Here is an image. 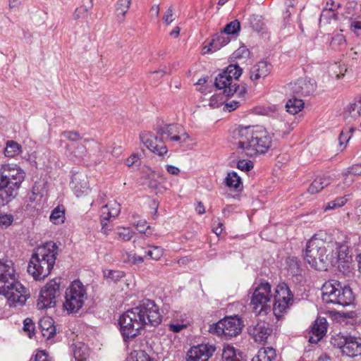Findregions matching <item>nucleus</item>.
I'll return each mask as SVG.
<instances>
[{
	"instance_id": "nucleus-1",
	"label": "nucleus",
	"mask_w": 361,
	"mask_h": 361,
	"mask_svg": "<svg viewBox=\"0 0 361 361\" xmlns=\"http://www.w3.org/2000/svg\"><path fill=\"white\" fill-rule=\"evenodd\" d=\"M232 135L238 149L247 157L265 154L271 146V137L260 126H239Z\"/></svg>"
},
{
	"instance_id": "nucleus-2",
	"label": "nucleus",
	"mask_w": 361,
	"mask_h": 361,
	"mask_svg": "<svg viewBox=\"0 0 361 361\" xmlns=\"http://www.w3.org/2000/svg\"><path fill=\"white\" fill-rule=\"evenodd\" d=\"M0 294L13 306L23 305L30 296L28 290L16 279L14 264L11 259H0Z\"/></svg>"
},
{
	"instance_id": "nucleus-3",
	"label": "nucleus",
	"mask_w": 361,
	"mask_h": 361,
	"mask_svg": "<svg viewBox=\"0 0 361 361\" xmlns=\"http://www.w3.org/2000/svg\"><path fill=\"white\" fill-rule=\"evenodd\" d=\"M58 255V246L54 242L46 243L37 247L32 255L27 272L35 280L41 281L49 275Z\"/></svg>"
},
{
	"instance_id": "nucleus-4",
	"label": "nucleus",
	"mask_w": 361,
	"mask_h": 361,
	"mask_svg": "<svg viewBox=\"0 0 361 361\" xmlns=\"http://www.w3.org/2000/svg\"><path fill=\"white\" fill-rule=\"evenodd\" d=\"M319 236L324 237V243L317 262H312V268L318 271H326L330 266H336L340 261L345 260L348 255V246L336 242L332 235L323 231Z\"/></svg>"
},
{
	"instance_id": "nucleus-5",
	"label": "nucleus",
	"mask_w": 361,
	"mask_h": 361,
	"mask_svg": "<svg viewBox=\"0 0 361 361\" xmlns=\"http://www.w3.org/2000/svg\"><path fill=\"white\" fill-rule=\"evenodd\" d=\"M121 317L141 329L146 326H157L162 320L158 305L149 299L143 300L139 305L125 312Z\"/></svg>"
},
{
	"instance_id": "nucleus-6",
	"label": "nucleus",
	"mask_w": 361,
	"mask_h": 361,
	"mask_svg": "<svg viewBox=\"0 0 361 361\" xmlns=\"http://www.w3.org/2000/svg\"><path fill=\"white\" fill-rule=\"evenodd\" d=\"M243 70L238 64H230L215 78L214 85L219 90H224V94L228 97L235 94L239 98H244L247 93L246 85L237 84Z\"/></svg>"
},
{
	"instance_id": "nucleus-7",
	"label": "nucleus",
	"mask_w": 361,
	"mask_h": 361,
	"mask_svg": "<svg viewBox=\"0 0 361 361\" xmlns=\"http://www.w3.org/2000/svg\"><path fill=\"white\" fill-rule=\"evenodd\" d=\"M322 300L326 304L347 307L352 305L355 300L351 288L348 285H343L337 280L326 281L322 286Z\"/></svg>"
},
{
	"instance_id": "nucleus-8",
	"label": "nucleus",
	"mask_w": 361,
	"mask_h": 361,
	"mask_svg": "<svg viewBox=\"0 0 361 361\" xmlns=\"http://www.w3.org/2000/svg\"><path fill=\"white\" fill-rule=\"evenodd\" d=\"M87 298L86 289L79 280L73 281L65 293L63 307L69 313H76Z\"/></svg>"
},
{
	"instance_id": "nucleus-9",
	"label": "nucleus",
	"mask_w": 361,
	"mask_h": 361,
	"mask_svg": "<svg viewBox=\"0 0 361 361\" xmlns=\"http://www.w3.org/2000/svg\"><path fill=\"white\" fill-rule=\"evenodd\" d=\"M242 329V321L237 316L226 317L210 326L209 331L217 336L224 335L226 338L238 336Z\"/></svg>"
},
{
	"instance_id": "nucleus-10",
	"label": "nucleus",
	"mask_w": 361,
	"mask_h": 361,
	"mask_svg": "<svg viewBox=\"0 0 361 361\" xmlns=\"http://www.w3.org/2000/svg\"><path fill=\"white\" fill-rule=\"evenodd\" d=\"M61 278L53 279L41 289L37 304L38 309L43 310L55 306L56 298L61 295Z\"/></svg>"
},
{
	"instance_id": "nucleus-11",
	"label": "nucleus",
	"mask_w": 361,
	"mask_h": 361,
	"mask_svg": "<svg viewBox=\"0 0 361 361\" xmlns=\"http://www.w3.org/2000/svg\"><path fill=\"white\" fill-rule=\"evenodd\" d=\"M271 286L267 282L261 283L255 290L251 303L256 314L267 313L271 307Z\"/></svg>"
},
{
	"instance_id": "nucleus-12",
	"label": "nucleus",
	"mask_w": 361,
	"mask_h": 361,
	"mask_svg": "<svg viewBox=\"0 0 361 361\" xmlns=\"http://www.w3.org/2000/svg\"><path fill=\"white\" fill-rule=\"evenodd\" d=\"M293 294L288 285L283 282L280 283L276 288L273 312L274 315L279 318L292 305Z\"/></svg>"
},
{
	"instance_id": "nucleus-13",
	"label": "nucleus",
	"mask_w": 361,
	"mask_h": 361,
	"mask_svg": "<svg viewBox=\"0 0 361 361\" xmlns=\"http://www.w3.org/2000/svg\"><path fill=\"white\" fill-rule=\"evenodd\" d=\"M0 180H4L19 188L25 179V172L17 165L5 164L1 167Z\"/></svg>"
},
{
	"instance_id": "nucleus-14",
	"label": "nucleus",
	"mask_w": 361,
	"mask_h": 361,
	"mask_svg": "<svg viewBox=\"0 0 361 361\" xmlns=\"http://www.w3.org/2000/svg\"><path fill=\"white\" fill-rule=\"evenodd\" d=\"M140 138L144 145L153 153L160 157L167 153L168 149L162 137L152 135L149 132H143L140 133Z\"/></svg>"
},
{
	"instance_id": "nucleus-15",
	"label": "nucleus",
	"mask_w": 361,
	"mask_h": 361,
	"mask_svg": "<svg viewBox=\"0 0 361 361\" xmlns=\"http://www.w3.org/2000/svg\"><path fill=\"white\" fill-rule=\"evenodd\" d=\"M292 93L298 97H307L312 95L316 90V82L308 78H299L289 85Z\"/></svg>"
},
{
	"instance_id": "nucleus-16",
	"label": "nucleus",
	"mask_w": 361,
	"mask_h": 361,
	"mask_svg": "<svg viewBox=\"0 0 361 361\" xmlns=\"http://www.w3.org/2000/svg\"><path fill=\"white\" fill-rule=\"evenodd\" d=\"M324 243V237H319V233L314 235L307 243L305 259L312 267V262H317L321 253L320 250Z\"/></svg>"
},
{
	"instance_id": "nucleus-17",
	"label": "nucleus",
	"mask_w": 361,
	"mask_h": 361,
	"mask_svg": "<svg viewBox=\"0 0 361 361\" xmlns=\"http://www.w3.org/2000/svg\"><path fill=\"white\" fill-rule=\"evenodd\" d=\"M215 350V345L209 343L193 346L187 353V361H208Z\"/></svg>"
},
{
	"instance_id": "nucleus-18",
	"label": "nucleus",
	"mask_w": 361,
	"mask_h": 361,
	"mask_svg": "<svg viewBox=\"0 0 361 361\" xmlns=\"http://www.w3.org/2000/svg\"><path fill=\"white\" fill-rule=\"evenodd\" d=\"M338 348L346 355L354 357L361 355V338L347 336L342 337V341L338 343Z\"/></svg>"
},
{
	"instance_id": "nucleus-19",
	"label": "nucleus",
	"mask_w": 361,
	"mask_h": 361,
	"mask_svg": "<svg viewBox=\"0 0 361 361\" xmlns=\"http://www.w3.org/2000/svg\"><path fill=\"white\" fill-rule=\"evenodd\" d=\"M70 185L77 197L87 195L90 190L88 177L82 172L73 173Z\"/></svg>"
},
{
	"instance_id": "nucleus-20",
	"label": "nucleus",
	"mask_w": 361,
	"mask_h": 361,
	"mask_svg": "<svg viewBox=\"0 0 361 361\" xmlns=\"http://www.w3.org/2000/svg\"><path fill=\"white\" fill-rule=\"evenodd\" d=\"M328 327V323L324 317L317 318L311 326L310 333L312 336H310L309 341L311 343H316L320 341L326 334Z\"/></svg>"
},
{
	"instance_id": "nucleus-21",
	"label": "nucleus",
	"mask_w": 361,
	"mask_h": 361,
	"mask_svg": "<svg viewBox=\"0 0 361 361\" xmlns=\"http://www.w3.org/2000/svg\"><path fill=\"white\" fill-rule=\"evenodd\" d=\"M85 142L72 143L66 145L65 147V153L67 157L73 161H80L87 155V150Z\"/></svg>"
},
{
	"instance_id": "nucleus-22",
	"label": "nucleus",
	"mask_w": 361,
	"mask_h": 361,
	"mask_svg": "<svg viewBox=\"0 0 361 361\" xmlns=\"http://www.w3.org/2000/svg\"><path fill=\"white\" fill-rule=\"evenodd\" d=\"M118 324L120 326V332L125 343H128L130 339L140 334L141 329L138 328L136 325L130 324L121 316L118 319Z\"/></svg>"
},
{
	"instance_id": "nucleus-23",
	"label": "nucleus",
	"mask_w": 361,
	"mask_h": 361,
	"mask_svg": "<svg viewBox=\"0 0 361 361\" xmlns=\"http://www.w3.org/2000/svg\"><path fill=\"white\" fill-rule=\"evenodd\" d=\"M19 188L8 183L7 181L0 180V206H4L12 201L18 194Z\"/></svg>"
},
{
	"instance_id": "nucleus-24",
	"label": "nucleus",
	"mask_w": 361,
	"mask_h": 361,
	"mask_svg": "<svg viewBox=\"0 0 361 361\" xmlns=\"http://www.w3.org/2000/svg\"><path fill=\"white\" fill-rule=\"evenodd\" d=\"M265 322L258 323L252 329H250V334L257 342H265L268 336L272 333V329Z\"/></svg>"
},
{
	"instance_id": "nucleus-25",
	"label": "nucleus",
	"mask_w": 361,
	"mask_h": 361,
	"mask_svg": "<svg viewBox=\"0 0 361 361\" xmlns=\"http://www.w3.org/2000/svg\"><path fill=\"white\" fill-rule=\"evenodd\" d=\"M271 65L265 61H260L250 70V79L252 81L265 78L271 71Z\"/></svg>"
},
{
	"instance_id": "nucleus-26",
	"label": "nucleus",
	"mask_w": 361,
	"mask_h": 361,
	"mask_svg": "<svg viewBox=\"0 0 361 361\" xmlns=\"http://www.w3.org/2000/svg\"><path fill=\"white\" fill-rule=\"evenodd\" d=\"M39 327L44 338L49 340L54 337L56 328L54 322L51 317H44L39 321Z\"/></svg>"
},
{
	"instance_id": "nucleus-27",
	"label": "nucleus",
	"mask_w": 361,
	"mask_h": 361,
	"mask_svg": "<svg viewBox=\"0 0 361 361\" xmlns=\"http://www.w3.org/2000/svg\"><path fill=\"white\" fill-rule=\"evenodd\" d=\"M222 361H247L245 355L240 350L230 345L224 347Z\"/></svg>"
},
{
	"instance_id": "nucleus-28",
	"label": "nucleus",
	"mask_w": 361,
	"mask_h": 361,
	"mask_svg": "<svg viewBox=\"0 0 361 361\" xmlns=\"http://www.w3.org/2000/svg\"><path fill=\"white\" fill-rule=\"evenodd\" d=\"M344 117L357 119L361 116V96L357 97L344 109Z\"/></svg>"
},
{
	"instance_id": "nucleus-29",
	"label": "nucleus",
	"mask_w": 361,
	"mask_h": 361,
	"mask_svg": "<svg viewBox=\"0 0 361 361\" xmlns=\"http://www.w3.org/2000/svg\"><path fill=\"white\" fill-rule=\"evenodd\" d=\"M121 212V205L116 202H111L102 207L101 217L104 219H113Z\"/></svg>"
},
{
	"instance_id": "nucleus-30",
	"label": "nucleus",
	"mask_w": 361,
	"mask_h": 361,
	"mask_svg": "<svg viewBox=\"0 0 361 361\" xmlns=\"http://www.w3.org/2000/svg\"><path fill=\"white\" fill-rule=\"evenodd\" d=\"M230 42L228 37H225L221 35H216L209 43L208 46L203 48V53L207 54L209 52H214L220 49L222 47L226 45Z\"/></svg>"
},
{
	"instance_id": "nucleus-31",
	"label": "nucleus",
	"mask_w": 361,
	"mask_h": 361,
	"mask_svg": "<svg viewBox=\"0 0 361 361\" xmlns=\"http://www.w3.org/2000/svg\"><path fill=\"white\" fill-rule=\"evenodd\" d=\"M73 356L75 361H88L90 349L83 343H78L74 345Z\"/></svg>"
},
{
	"instance_id": "nucleus-32",
	"label": "nucleus",
	"mask_w": 361,
	"mask_h": 361,
	"mask_svg": "<svg viewBox=\"0 0 361 361\" xmlns=\"http://www.w3.org/2000/svg\"><path fill=\"white\" fill-rule=\"evenodd\" d=\"M331 183L329 177H319L316 178L309 186L307 192L312 195L316 194L325 187L328 186Z\"/></svg>"
},
{
	"instance_id": "nucleus-33",
	"label": "nucleus",
	"mask_w": 361,
	"mask_h": 361,
	"mask_svg": "<svg viewBox=\"0 0 361 361\" xmlns=\"http://www.w3.org/2000/svg\"><path fill=\"white\" fill-rule=\"evenodd\" d=\"M276 351L273 348H262L251 361H272L276 357Z\"/></svg>"
},
{
	"instance_id": "nucleus-34",
	"label": "nucleus",
	"mask_w": 361,
	"mask_h": 361,
	"mask_svg": "<svg viewBox=\"0 0 361 361\" xmlns=\"http://www.w3.org/2000/svg\"><path fill=\"white\" fill-rule=\"evenodd\" d=\"M294 97L288 100L286 104V111L290 114H296L304 108V102L301 99Z\"/></svg>"
},
{
	"instance_id": "nucleus-35",
	"label": "nucleus",
	"mask_w": 361,
	"mask_h": 361,
	"mask_svg": "<svg viewBox=\"0 0 361 361\" xmlns=\"http://www.w3.org/2000/svg\"><path fill=\"white\" fill-rule=\"evenodd\" d=\"M225 184L235 190H240L242 188V181L240 176L235 171L228 173L225 178Z\"/></svg>"
},
{
	"instance_id": "nucleus-36",
	"label": "nucleus",
	"mask_w": 361,
	"mask_h": 361,
	"mask_svg": "<svg viewBox=\"0 0 361 361\" xmlns=\"http://www.w3.org/2000/svg\"><path fill=\"white\" fill-rule=\"evenodd\" d=\"M49 220L56 225L63 224L65 221L64 207L63 205H59L55 207L51 213Z\"/></svg>"
},
{
	"instance_id": "nucleus-37",
	"label": "nucleus",
	"mask_w": 361,
	"mask_h": 361,
	"mask_svg": "<svg viewBox=\"0 0 361 361\" xmlns=\"http://www.w3.org/2000/svg\"><path fill=\"white\" fill-rule=\"evenodd\" d=\"M132 0H118L116 5V11L118 20L121 22L123 20L128 12Z\"/></svg>"
},
{
	"instance_id": "nucleus-38",
	"label": "nucleus",
	"mask_w": 361,
	"mask_h": 361,
	"mask_svg": "<svg viewBox=\"0 0 361 361\" xmlns=\"http://www.w3.org/2000/svg\"><path fill=\"white\" fill-rule=\"evenodd\" d=\"M180 126L177 124H169L157 128V133L161 137L166 135L169 138L175 133H180Z\"/></svg>"
},
{
	"instance_id": "nucleus-39",
	"label": "nucleus",
	"mask_w": 361,
	"mask_h": 361,
	"mask_svg": "<svg viewBox=\"0 0 361 361\" xmlns=\"http://www.w3.org/2000/svg\"><path fill=\"white\" fill-rule=\"evenodd\" d=\"M21 146L13 140H8L4 149V154L8 157H14L21 152Z\"/></svg>"
},
{
	"instance_id": "nucleus-40",
	"label": "nucleus",
	"mask_w": 361,
	"mask_h": 361,
	"mask_svg": "<svg viewBox=\"0 0 361 361\" xmlns=\"http://www.w3.org/2000/svg\"><path fill=\"white\" fill-rule=\"evenodd\" d=\"M330 46L335 51H340L346 46V39L343 34L334 35L330 42Z\"/></svg>"
},
{
	"instance_id": "nucleus-41",
	"label": "nucleus",
	"mask_w": 361,
	"mask_h": 361,
	"mask_svg": "<svg viewBox=\"0 0 361 361\" xmlns=\"http://www.w3.org/2000/svg\"><path fill=\"white\" fill-rule=\"evenodd\" d=\"M288 271L292 276H298L300 274V263L297 257H288L286 259Z\"/></svg>"
},
{
	"instance_id": "nucleus-42",
	"label": "nucleus",
	"mask_w": 361,
	"mask_h": 361,
	"mask_svg": "<svg viewBox=\"0 0 361 361\" xmlns=\"http://www.w3.org/2000/svg\"><path fill=\"white\" fill-rule=\"evenodd\" d=\"M103 274L108 282L116 283L124 276V273L119 270L106 269L104 270Z\"/></svg>"
},
{
	"instance_id": "nucleus-43",
	"label": "nucleus",
	"mask_w": 361,
	"mask_h": 361,
	"mask_svg": "<svg viewBox=\"0 0 361 361\" xmlns=\"http://www.w3.org/2000/svg\"><path fill=\"white\" fill-rule=\"evenodd\" d=\"M249 22L252 28L255 31L260 32L264 29V23L262 16L252 15L249 18Z\"/></svg>"
},
{
	"instance_id": "nucleus-44",
	"label": "nucleus",
	"mask_w": 361,
	"mask_h": 361,
	"mask_svg": "<svg viewBox=\"0 0 361 361\" xmlns=\"http://www.w3.org/2000/svg\"><path fill=\"white\" fill-rule=\"evenodd\" d=\"M350 195H345L344 197H339L329 202L324 208V211H327L329 209H334L336 208H339L343 207L348 201V197Z\"/></svg>"
},
{
	"instance_id": "nucleus-45",
	"label": "nucleus",
	"mask_w": 361,
	"mask_h": 361,
	"mask_svg": "<svg viewBox=\"0 0 361 361\" xmlns=\"http://www.w3.org/2000/svg\"><path fill=\"white\" fill-rule=\"evenodd\" d=\"M61 135L73 143H79V141L83 142V140L85 139L82 138L79 132L76 130H65L61 133Z\"/></svg>"
},
{
	"instance_id": "nucleus-46",
	"label": "nucleus",
	"mask_w": 361,
	"mask_h": 361,
	"mask_svg": "<svg viewBox=\"0 0 361 361\" xmlns=\"http://www.w3.org/2000/svg\"><path fill=\"white\" fill-rule=\"evenodd\" d=\"M240 30V23L238 20H234L229 23H228L224 29L223 32L227 35H234L238 33Z\"/></svg>"
},
{
	"instance_id": "nucleus-47",
	"label": "nucleus",
	"mask_w": 361,
	"mask_h": 361,
	"mask_svg": "<svg viewBox=\"0 0 361 361\" xmlns=\"http://www.w3.org/2000/svg\"><path fill=\"white\" fill-rule=\"evenodd\" d=\"M150 250L146 252L147 256L154 260H159L163 255L164 250L159 246H149Z\"/></svg>"
},
{
	"instance_id": "nucleus-48",
	"label": "nucleus",
	"mask_w": 361,
	"mask_h": 361,
	"mask_svg": "<svg viewBox=\"0 0 361 361\" xmlns=\"http://www.w3.org/2000/svg\"><path fill=\"white\" fill-rule=\"evenodd\" d=\"M13 221V216L11 214H1L0 213V227L8 228Z\"/></svg>"
},
{
	"instance_id": "nucleus-49",
	"label": "nucleus",
	"mask_w": 361,
	"mask_h": 361,
	"mask_svg": "<svg viewBox=\"0 0 361 361\" xmlns=\"http://www.w3.org/2000/svg\"><path fill=\"white\" fill-rule=\"evenodd\" d=\"M23 330L27 332L30 338H32L35 334V324L32 320L30 318H26L23 322Z\"/></svg>"
},
{
	"instance_id": "nucleus-50",
	"label": "nucleus",
	"mask_w": 361,
	"mask_h": 361,
	"mask_svg": "<svg viewBox=\"0 0 361 361\" xmlns=\"http://www.w3.org/2000/svg\"><path fill=\"white\" fill-rule=\"evenodd\" d=\"M133 233L126 228H123L120 231L117 233L118 238L123 241H128L133 237Z\"/></svg>"
},
{
	"instance_id": "nucleus-51",
	"label": "nucleus",
	"mask_w": 361,
	"mask_h": 361,
	"mask_svg": "<svg viewBox=\"0 0 361 361\" xmlns=\"http://www.w3.org/2000/svg\"><path fill=\"white\" fill-rule=\"evenodd\" d=\"M156 174L152 173L147 183V186L152 189L156 193L159 191L160 183L155 179Z\"/></svg>"
},
{
	"instance_id": "nucleus-52",
	"label": "nucleus",
	"mask_w": 361,
	"mask_h": 361,
	"mask_svg": "<svg viewBox=\"0 0 361 361\" xmlns=\"http://www.w3.org/2000/svg\"><path fill=\"white\" fill-rule=\"evenodd\" d=\"M253 166V163L251 161L239 160L237 163V168L242 171H250Z\"/></svg>"
},
{
	"instance_id": "nucleus-53",
	"label": "nucleus",
	"mask_w": 361,
	"mask_h": 361,
	"mask_svg": "<svg viewBox=\"0 0 361 361\" xmlns=\"http://www.w3.org/2000/svg\"><path fill=\"white\" fill-rule=\"evenodd\" d=\"M224 103L223 96L221 94H214L209 99V105L212 107L217 108Z\"/></svg>"
},
{
	"instance_id": "nucleus-54",
	"label": "nucleus",
	"mask_w": 361,
	"mask_h": 361,
	"mask_svg": "<svg viewBox=\"0 0 361 361\" xmlns=\"http://www.w3.org/2000/svg\"><path fill=\"white\" fill-rule=\"evenodd\" d=\"M146 224H147V222L145 221H140L136 224V228L141 233H145L147 235H151L152 234L151 228L149 226H147V227H145Z\"/></svg>"
},
{
	"instance_id": "nucleus-55",
	"label": "nucleus",
	"mask_w": 361,
	"mask_h": 361,
	"mask_svg": "<svg viewBox=\"0 0 361 361\" xmlns=\"http://www.w3.org/2000/svg\"><path fill=\"white\" fill-rule=\"evenodd\" d=\"M173 8L171 6L163 16V20L166 25H170L174 20Z\"/></svg>"
},
{
	"instance_id": "nucleus-56",
	"label": "nucleus",
	"mask_w": 361,
	"mask_h": 361,
	"mask_svg": "<svg viewBox=\"0 0 361 361\" xmlns=\"http://www.w3.org/2000/svg\"><path fill=\"white\" fill-rule=\"evenodd\" d=\"M349 174H352L354 176L361 175V164H355L350 167H348L346 171L343 173L344 176H347Z\"/></svg>"
},
{
	"instance_id": "nucleus-57",
	"label": "nucleus",
	"mask_w": 361,
	"mask_h": 361,
	"mask_svg": "<svg viewBox=\"0 0 361 361\" xmlns=\"http://www.w3.org/2000/svg\"><path fill=\"white\" fill-rule=\"evenodd\" d=\"M92 142L94 144V154H97V155H99V156H102V154L104 153L103 146L100 143L94 141V140H93V139L85 138L83 140V142Z\"/></svg>"
},
{
	"instance_id": "nucleus-58",
	"label": "nucleus",
	"mask_w": 361,
	"mask_h": 361,
	"mask_svg": "<svg viewBox=\"0 0 361 361\" xmlns=\"http://www.w3.org/2000/svg\"><path fill=\"white\" fill-rule=\"evenodd\" d=\"M128 166H133L134 165H140V157L137 154H133L130 157L126 159L125 161Z\"/></svg>"
},
{
	"instance_id": "nucleus-59",
	"label": "nucleus",
	"mask_w": 361,
	"mask_h": 361,
	"mask_svg": "<svg viewBox=\"0 0 361 361\" xmlns=\"http://www.w3.org/2000/svg\"><path fill=\"white\" fill-rule=\"evenodd\" d=\"M30 361H50L48 355L44 351H38L34 357H32Z\"/></svg>"
},
{
	"instance_id": "nucleus-60",
	"label": "nucleus",
	"mask_w": 361,
	"mask_h": 361,
	"mask_svg": "<svg viewBox=\"0 0 361 361\" xmlns=\"http://www.w3.org/2000/svg\"><path fill=\"white\" fill-rule=\"evenodd\" d=\"M135 361H153L150 357L143 350L136 353Z\"/></svg>"
},
{
	"instance_id": "nucleus-61",
	"label": "nucleus",
	"mask_w": 361,
	"mask_h": 361,
	"mask_svg": "<svg viewBox=\"0 0 361 361\" xmlns=\"http://www.w3.org/2000/svg\"><path fill=\"white\" fill-rule=\"evenodd\" d=\"M234 54L236 58H245L249 56L250 51L246 47H243L236 50Z\"/></svg>"
},
{
	"instance_id": "nucleus-62",
	"label": "nucleus",
	"mask_w": 361,
	"mask_h": 361,
	"mask_svg": "<svg viewBox=\"0 0 361 361\" xmlns=\"http://www.w3.org/2000/svg\"><path fill=\"white\" fill-rule=\"evenodd\" d=\"M128 261L132 262L133 264H140L144 262V258L140 256H137L135 255H131L127 253Z\"/></svg>"
},
{
	"instance_id": "nucleus-63",
	"label": "nucleus",
	"mask_w": 361,
	"mask_h": 361,
	"mask_svg": "<svg viewBox=\"0 0 361 361\" xmlns=\"http://www.w3.org/2000/svg\"><path fill=\"white\" fill-rule=\"evenodd\" d=\"M111 221L110 219H104L101 217V225H102V232L107 235L109 231L111 230V227L109 225L108 222Z\"/></svg>"
},
{
	"instance_id": "nucleus-64",
	"label": "nucleus",
	"mask_w": 361,
	"mask_h": 361,
	"mask_svg": "<svg viewBox=\"0 0 361 361\" xmlns=\"http://www.w3.org/2000/svg\"><path fill=\"white\" fill-rule=\"evenodd\" d=\"M240 105V102L235 100H233L230 102L226 103L225 109L228 111L235 110Z\"/></svg>"
}]
</instances>
